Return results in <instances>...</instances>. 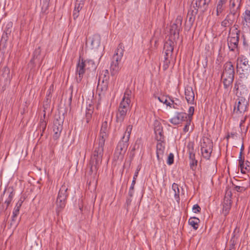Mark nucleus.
<instances>
[{
	"instance_id": "obj_1",
	"label": "nucleus",
	"mask_w": 250,
	"mask_h": 250,
	"mask_svg": "<svg viewBox=\"0 0 250 250\" xmlns=\"http://www.w3.org/2000/svg\"><path fill=\"white\" fill-rule=\"evenodd\" d=\"M234 66L232 62L228 61L225 63L223 67V72L221 74V81L224 89L226 90L225 94L229 95L232 83L234 79Z\"/></svg>"
},
{
	"instance_id": "obj_2",
	"label": "nucleus",
	"mask_w": 250,
	"mask_h": 250,
	"mask_svg": "<svg viewBox=\"0 0 250 250\" xmlns=\"http://www.w3.org/2000/svg\"><path fill=\"white\" fill-rule=\"evenodd\" d=\"M104 144L98 142V146H96L91 156L89 162L90 169L87 173L89 175L96 174L100 167L104 154Z\"/></svg>"
},
{
	"instance_id": "obj_3",
	"label": "nucleus",
	"mask_w": 250,
	"mask_h": 250,
	"mask_svg": "<svg viewBox=\"0 0 250 250\" xmlns=\"http://www.w3.org/2000/svg\"><path fill=\"white\" fill-rule=\"evenodd\" d=\"M237 26L234 25L232 28H230L227 38L228 46L230 51L238 50L240 31L237 29Z\"/></svg>"
},
{
	"instance_id": "obj_4",
	"label": "nucleus",
	"mask_w": 250,
	"mask_h": 250,
	"mask_svg": "<svg viewBox=\"0 0 250 250\" xmlns=\"http://www.w3.org/2000/svg\"><path fill=\"white\" fill-rule=\"evenodd\" d=\"M236 68L241 78H247L250 74V61L245 55H241L236 59Z\"/></svg>"
},
{
	"instance_id": "obj_5",
	"label": "nucleus",
	"mask_w": 250,
	"mask_h": 250,
	"mask_svg": "<svg viewBox=\"0 0 250 250\" xmlns=\"http://www.w3.org/2000/svg\"><path fill=\"white\" fill-rule=\"evenodd\" d=\"M174 43L171 40L167 41L164 45L165 52L164 61L163 65V69L166 70L169 67L170 61L172 59V55L174 49Z\"/></svg>"
},
{
	"instance_id": "obj_6",
	"label": "nucleus",
	"mask_w": 250,
	"mask_h": 250,
	"mask_svg": "<svg viewBox=\"0 0 250 250\" xmlns=\"http://www.w3.org/2000/svg\"><path fill=\"white\" fill-rule=\"evenodd\" d=\"M67 190L68 186L65 184L61 186L59 190L56 201L58 211H61L65 206L66 199L68 196Z\"/></svg>"
},
{
	"instance_id": "obj_7",
	"label": "nucleus",
	"mask_w": 250,
	"mask_h": 250,
	"mask_svg": "<svg viewBox=\"0 0 250 250\" xmlns=\"http://www.w3.org/2000/svg\"><path fill=\"white\" fill-rule=\"evenodd\" d=\"M236 100L233 112L236 114H242L248 110L249 101L244 97L238 95Z\"/></svg>"
},
{
	"instance_id": "obj_8",
	"label": "nucleus",
	"mask_w": 250,
	"mask_h": 250,
	"mask_svg": "<svg viewBox=\"0 0 250 250\" xmlns=\"http://www.w3.org/2000/svg\"><path fill=\"white\" fill-rule=\"evenodd\" d=\"M128 146V142L121 140L118 143L114 154V159L117 160H122Z\"/></svg>"
},
{
	"instance_id": "obj_9",
	"label": "nucleus",
	"mask_w": 250,
	"mask_h": 250,
	"mask_svg": "<svg viewBox=\"0 0 250 250\" xmlns=\"http://www.w3.org/2000/svg\"><path fill=\"white\" fill-rule=\"evenodd\" d=\"M247 78H241L240 75L239 78L235 81L233 91L235 94L236 96L238 95H241L242 93H244V92L248 91L246 83L245 82L247 80Z\"/></svg>"
},
{
	"instance_id": "obj_10",
	"label": "nucleus",
	"mask_w": 250,
	"mask_h": 250,
	"mask_svg": "<svg viewBox=\"0 0 250 250\" xmlns=\"http://www.w3.org/2000/svg\"><path fill=\"white\" fill-rule=\"evenodd\" d=\"M85 73H88V70L85 67V64L83 62V59L80 58L77 62L76 68V80L78 83H80Z\"/></svg>"
},
{
	"instance_id": "obj_11",
	"label": "nucleus",
	"mask_w": 250,
	"mask_h": 250,
	"mask_svg": "<svg viewBox=\"0 0 250 250\" xmlns=\"http://www.w3.org/2000/svg\"><path fill=\"white\" fill-rule=\"evenodd\" d=\"M63 119L60 115H56L53 121V130L54 132L53 138L57 139L60 136L62 129Z\"/></svg>"
},
{
	"instance_id": "obj_12",
	"label": "nucleus",
	"mask_w": 250,
	"mask_h": 250,
	"mask_svg": "<svg viewBox=\"0 0 250 250\" xmlns=\"http://www.w3.org/2000/svg\"><path fill=\"white\" fill-rule=\"evenodd\" d=\"M212 143L208 140L206 142L204 140L201 143V153L203 157L207 160H209L212 150Z\"/></svg>"
},
{
	"instance_id": "obj_13",
	"label": "nucleus",
	"mask_w": 250,
	"mask_h": 250,
	"mask_svg": "<svg viewBox=\"0 0 250 250\" xmlns=\"http://www.w3.org/2000/svg\"><path fill=\"white\" fill-rule=\"evenodd\" d=\"M108 123L107 121H104L102 124L99 133L98 142L104 144L105 140L108 137Z\"/></svg>"
},
{
	"instance_id": "obj_14",
	"label": "nucleus",
	"mask_w": 250,
	"mask_h": 250,
	"mask_svg": "<svg viewBox=\"0 0 250 250\" xmlns=\"http://www.w3.org/2000/svg\"><path fill=\"white\" fill-rule=\"evenodd\" d=\"M187 114L185 112H176L175 115L169 120L170 123L177 125L188 120Z\"/></svg>"
},
{
	"instance_id": "obj_15",
	"label": "nucleus",
	"mask_w": 250,
	"mask_h": 250,
	"mask_svg": "<svg viewBox=\"0 0 250 250\" xmlns=\"http://www.w3.org/2000/svg\"><path fill=\"white\" fill-rule=\"evenodd\" d=\"M124 53V45L123 43H120L116 49L115 53L112 57V60L120 63L123 57Z\"/></svg>"
},
{
	"instance_id": "obj_16",
	"label": "nucleus",
	"mask_w": 250,
	"mask_h": 250,
	"mask_svg": "<svg viewBox=\"0 0 250 250\" xmlns=\"http://www.w3.org/2000/svg\"><path fill=\"white\" fill-rule=\"evenodd\" d=\"M242 5V0H229V11L240 14Z\"/></svg>"
},
{
	"instance_id": "obj_17",
	"label": "nucleus",
	"mask_w": 250,
	"mask_h": 250,
	"mask_svg": "<svg viewBox=\"0 0 250 250\" xmlns=\"http://www.w3.org/2000/svg\"><path fill=\"white\" fill-rule=\"evenodd\" d=\"M242 5V0H229V11L240 14Z\"/></svg>"
},
{
	"instance_id": "obj_18",
	"label": "nucleus",
	"mask_w": 250,
	"mask_h": 250,
	"mask_svg": "<svg viewBox=\"0 0 250 250\" xmlns=\"http://www.w3.org/2000/svg\"><path fill=\"white\" fill-rule=\"evenodd\" d=\"M185 95L186 99L189 104H193L195 99V94L192 87L189 85H187L185 89Z\"/></svg>"
},
{
	"instance_id": "obj_19",
	"label": "nucleus",
	"mask_w": 250,
	"mask_h": 250,
	"mask_svg": "<svg viewBox=\"0 0 250 250\" xmlns=\"http://www.w3.org/2000/svg\"><path fill=\"white\" fill-rule=\"evenodd\" d=\"M165 149V143L164 141H158L156 145V155L157 159L160 161L162 159Z\"/></svg>"
},
{
	"instance_id": "obj_20",
	"label": "nucleus",
	"mask_w": 250,
	"mask_h": 250,
	"mask_svg": "<svg viewBox=\"0 0 250 250\" xmlns=\"http://www.w3.org/2000/svg\"><path fill=\"white\" fill-rule=\"evenodd\" d=\"M230 196H225L224 199V202L222 203V213L226 216L227 215L231 208V200Z\"/></svg>"
},
{
	"instance_id": "obj_21",
	"label": "nucleus",
	"mask_w": 250,
	"mask_h": 250,
	"mask_svg": "<svg viewBox=\"0 0 250 250\" xmlns=\"http://www.w3.org/2000/svg\"><path fill=\"white\" fill-rule=\"evenodd\" d=\"M242 23L244 26L250 28V6L249 5L243 14Z\"/></svg>"
},
{
	"instance_id": "obj_22",
	"label": "nucleus",
	"mask_w": 250,
	"mask_h": 250,
	"mask_svg": "<svg viewBox=\"0 0 250 250\" xmlns=\"http://www.w3.org/2000/svg\"><path fill=\"white\" fill-rule=\"evenodd\" d=\"M108 82L106 81V80L102 82H98L97 85V90L99 92V95L101 97L104 95L108 89Z\"/></svg>"
},
{
	"instance_id": "obj_23",
	"label": "nucleus",
	"mask_w": 250,
	"mask_h": 250,
	"mask_svg": "<svg viewBox=\"0 0 250 250\" xmlns=\"http://www.w3.org/2000/svg\"><path fill=\"white\" fill-rule=\"evenodd\" d=\"M84 1V0H76L73 12V17L74 20H76L79 17V12L83 5Z\"/></svg>"
},
{
	"instance_id": "obj_24",
	"label": "nucleus",
	"mask_w": 250,
	"mask_h": 250,
	"mask_svg": "<svg viewBox=\"0 0 250 250\" xmlns=\"http://www.w3.org/2000/svg\"><path fill=\"white\" fill-rule=\"evenodd\" d=\"M228 0H219L216 5V16H220L226 9Z\"/></svg>"
},
{
	"instance_id": "obj_25",
	"label": "nucleus",
	"mask_w": 250,
	"mask_h": 250,
	"mask_svg": "<svg viewBox=\"0 0 250 250\" xmlns=\"http://www.w3.org/2000/svg\"><path fill=\"white\" fill-rule=\"evenodd\" d=\"M83 62L85 64V67H86V69L88 70V74L96 70L97 66L94 61L92 60L87 59L84 60L83 59Z\"/></svg>"
},
{
	"instance_id": "obj_26",
	"label": "nucleus",
	"mask_w": 250,
	"mask_h": 250,
	"mask_svg": "<svg viewBox=\"0 0 250 250\" xmlns=\"http://www.w3.org/2000/svg\"><path fill=\"white\" fill-rule=\"evenodd\" d=\"M127 112L126 110L118 108L116 115V121L122 124L126 116Z\"/></svg>"
},
{
	"instance_id": "obj_27",
	"label": "nucleus",
	"mask_w": 250,
	"mask_h": 250,
	"mask_svg": "<svg viewBox=\"0 0 250 250\" xmlns=\"http://www.w3.org/2000/svg\"><path fill=\"white\" fill-rule=\"evenodd\" d=\"M182 27H179L176 24H172L170 29V33L171 36L173 35L174 39H178L179 37V32L181 30Z\"/></svg>"
},
{
	"instance_id": "obj_28",
	"label": "nucleus",
	"mask_w": 250,
	"mask_h": 250,
	"mask_svg": "<svg viewBox=\"0 0 250 250\" xmlns=\"http://www.w3.org/2000/svg\"><path fill=\"white\" fill-rule=\"evenodd\" d=\"M45 113H44L43 118L41 117L38 126V129L41 132V136H43V134L44 132L46 127L47 121L45 120Z\"/></svg>"
},
{
	"instance_id": "obj_29",
	"label": "nucleus",
	"mask_w": 250,
	"mask_h": 250,
	"mask_svg": "<svg viewBox=\"0 0 250 250\" xmlns=\"http://www.w3.org/2000/svg\"><path fill=\"white\" fill-rule=\"evenodd\" d=\"M119 64L120 63L118 62H116L113 60L111 61L110 66V71L112 76L117 74L119 71L120 69Z\"/></svg>"
},
{
	"instance_id": "obj_30",
	"label": "nucleus",
	"mask_w": 250,
	"mask_h": 250,
	"mask_svg": "<svg viewBox=\"0 0 250 250\" xmlns=\"http://www.w3.org/2000/svg\"><path fill=\"white\" fill-rule=\"evenodd\" d=\"M193 9H190L188 11L187 16V17L189 18V21L191 22H193L194 21L196 15L198 13V9L199 8L196 7V5H195V6H193Z\"/></svg>"
},
{
	"instance_id": "obj_31",
	"label": "nucleus",
	"mask_w": 250,
	"mask_h": 250,
	"mask_svg": "<svg viewBox=\"0 0 250 250\" xmlns=\"http://www.w3.org/2000/svg\"><path fill=\"white\" fill-rule=\"evenodd\" d=\"M240 14L234 12L232 11H229L228 14L226 16V19L231 23L233 24L235 20L238 18Z\"/></svg>"
},
{
	"instance_id": "obj_32",
	"label": "nucleus",
	"mask_w": 250,
	"mask_h": 250,
	"mask_svg": "<svg viewBox=\"0 0 250 250\" xmlns=\"http://www.w3.org/2000/svg\"><path fill=\"white\" fill-rule=\"evenodd\" d=\"M171 188L174 192L175 199L177 202H179L180 198V191L178 185L175 183H173V184L172 185Z\"/></svg>"
},
{
	"instance_id": "obj_33",
	"label": "nucleus",
	"mask_w": 250,
	"mask_h": 250,
	"mask_svg": "<svg viewBox=\"0 0 250 250\" xmlns=\"http://www.w3.org/2000/svg\"><path fill=\"white\" fill-rule=\"evenodd\" d=\"M50 0H41V12L42 13L47 14Z\"/></svg>"
},
{
	"instance_id": "obj_34",
	"label": "nucleus",
	"mask_w": 250,
	"mask_h": 250,
	"mask_svg": "<svg viewBox=\"0 0 250 250\" xmlns=\"http://www.w3.org/2000/svg\"><path fill=\"white\" fill-rule=\"evenodd\" d=\"M211 0H197L195 3L196 7L198 8H203L204 10H206L208 5Z\"/></svg>"
},
{
	"instance_id": "obj_35",
	"label": "nucleus",
	"mask_w": 250,
	"mask_h": 250,
	"mask_svg": "<svg viewBox=\"0 0 250 250\" xmlns=\"http://www.w3.org/2000/svg\"><path fill=\"white\" fill-rule=\"evenodd\" d=\"M132 125H128L126 126V130L124 133V136H123L122 139L127 141L128 142L129 139L130 138L131 132L132 130Z\"/></svg>"
},
{
	"instance_id": "obj_36",
	"label": "nucleus",
	"mask_w": 250,
	"mask_h": 250,
	"mask_svg": "<svg viewBox=\"0 0 250 250\" xmlns=\"http://www.w3.org/2000/svg\"><path fill=\"white\" fill-rule=\"evenodd\" d=\"M200 220L197 217H191L188 220L189 224L196 230L198 228Z\"/></svg>"
},
{
	"instance_id": "obj_37",
	"label": "nucleus",
	"mask_w": 250,
	"mask_h": 250,
	"mask_svg": "<svg viewBox=\"0 0 250 250\" xmlns=\"http://www.w3.org/2000/svg\"><path fill=\"white\" fill-rule=\"evenodd\" d=\"M93 112V107L91 105H89V106L86 107L85 115L87 123H88L91 120Z\"/></svg>"
},
{
	"instance_id": "obj_38",
	"label": "nucleus",
	"mask_w": 250,
	"mask_h": 250,
	"mask_svg": "<svg viewBox=\"0 0 250 250\" xmlns=\"http://www.w3.org/2000/svg\"><path fill=\"white\" fill-rule=\"evenodd\" d=\"M244 149V145H242L241 147L240 152L239 156V166L241 168V171L242 173H245V171H244V170H243L244 159H242V153H243Z\"/></svg>"
},
{
	"instance_id": "obj_39",
	"label": "nucleus",
	"mask_w": 250,
	"mask_h": 250,
	"mask_svg": "<svg viewBox=\"0 0 250 250\" xmlns=\"http://www.w3.org/2000/svg\"><path fill=\"white\" fill-rule=\"evenodd\" d=\"M187 148L189 156L195 155L194 144L193 142H189L187 145Z\"/></svg>"
},
{
	"instance_id": "obj_40",
	"label": "nucleus",
	"mask_w": 250,
	"mask_h": 250,
	"mask_svg": "<svg viewBox=\"0 0 250 250\" xmlns=\"http://www.w3.org/2000/svg\"><path fill=\"white\" fill-rule=\"evenodd\" d=\"M130 103L129 102L128 100H127V101L122 100L120 103L118 108L124 109L128 112L130 109Z\"/></svg>"
},
{
	"instance_id": "obj_41",
	"label": "nucleus",
	"mask_w": 250,
	"mask_h": 250,
	"mask_svg": "<svg viewBox=\"0 0 250 250\" xmlns=\"http://www.w3.org/2000/svg\"><path fill=\"white\" fill-rule=\"evenodd\" d=\"M130 103L129 102L128 100H127V101L122 100L120 103L118 108L124 109L128 112L130 109Z\"/></svg>"
},
{
	"instance_id": "obj_42",
	"label": "nucleus",
	"mask_w": 250,
	"mask_h": 250,
	"mask_svg": "<svg viewBox=\"0 0 250 250\" xmlns=\"http://www.w3.org/2000/svg\"><path fill=\"white\" fill-rule=\"evenodd\" d=\"M190 168L195 170L197 165V161L195 159V155L189 156Z\"/></svg>"
},
{
	"instance_id": "obj_43",
	"label": "nucleus",
	"mask_w": 250,
	"mask_h": 250,
	"mask_svg": "<svg viewBox=\"0 0 250 250\" xmlns=\"http://www.w3.org/2000/svg\"><path fill=\"white\" fill-rule=\"evenodd\" d=\"M109 78L108 71L106 69L103 70L100 74L99 78V81L102 82L104 80H106V81L108 82Z\"/></svg>"
},
{
	"instance_id": "obj_44",
	"label": "nucleus",
	"mask_w": 250,
	"mask_h": 250,
	"mask_svg": "<svg viewBox=\"0 0 250 250\" xmlns=\"http://www.w3.org/2000/svg\"><path fill=\"white\" fill-rule=\"evenodd\" d=\"M23 201L21 200H19L17 203L14 210L12 212V214L14 216H18L19 214L20 209L22 205Z\"/></svg>"
},
{
	"instance_id": "obj_45",
	"label": "nucleus",
	"mask_w": 250,
	"mask_h": 250,
	"mask_svg": "<svg viewBox=\"0 0 250 250\" xmlns=\"http://www.w3.org/2000/svg\"><path fill=\"white\" fill-rule=\"evenodd\" d=\"M131 94H132V92L130 89H129V88L126 89L124 93V97L122 98V100L127 101V100L128 101V100L129 102L130 103L131 102L130 97L131 96Z\"/></svg>"
},
{
	"instance_id": "obj_46",
	"label": "nucleus",
	"mask_w": 250,
	"mask_h": 250,
	"mask_svg": "<svg viewBox=\"0 0 250 250\" xmlns=\"http://www.w3.org/2000/svg\"><path fill=\"white\" fill-rule=\"evenodd\" d=\"M156 139L157 141H165V137L163 134V130L155 132Z\"/></svg>"
},
{
	"instance_id": "obj_47",
	"label": "nucleus",
	"mask_w": 250,
	"mask_h": 250,
	"mask_svg": "<svg viewBox=\"0 0 250 250\" xmlns=\"http://www.w3.org/2000/svg\"><path fill=\"white\" fill-rule=\"evenodd\" d=\"M17 216H14V215L12 214V216L11 217V222H10V227H13L14 229H15L17 227V226L19 224V221H17Z\"/></svg>"
},
{
	"instance_id": "obj_48",
	"label": "nucleus",
	"mask_w": 250,
	"mask_h": 250,
	"mask_svg": "<svg viewBox=\"0 0 250 250\" xmlns=\"http://www.w3.org/2000/svg\"><path fill=\"white\" fill-rule=\"evenodd\" d=\"M135 183H136V180H133L132 181L131 185L129 188V191H128V195L130 197H132L134 195V186H135Z\"/></svg>"
},
{
	"instance_id": "obj_49",
	"label": "nucleus",
	"mask_w": 250,
	"mask_h": 250,
	"mask_svg": "<svg viewBox=\"0 0 250 250\" xmlns=\"http://www.w3.org/2000/svg\"><path fill=\"white\" fill-rule=\"evenodd\" d=\"M14 195V193H13V192H10L8 195V198L5 201L4 203L6 204V209L8 207L11 203V202L13 198Z\"/></svg>"
},
{
	"instance_id": "obj_50",
	"label": "nucleus",
	"mask_w": 250,
	"mask_h": 250,
	"mask_svg": "<svg viewBox=\"0 0 250 250\" xmlns=\"http://www.w3.org/2000/svg\"><path fill=\"white\" fill-rule=\"evenodd\" d=\"M172 107L177 109L180 105L181 102L179 99L175 98V99L171 100Z\"/></svg>"
},
{
	"instance_id": "obj_51",
	"label": "nucleus",
	"mask_w": 250,
	"mask_h": 250,
	"mask_svg": "<svg viewBox=\"0 0 250 250\" xmlns=\"http://www.w3.org/2000/svg\"><path fill=\"white\" fill-rule=\"evenodd\" d=\"M191 120H192L191 119H188V120H187V121H186V125H185L184 127L183 128V131L185 133H186L189 131V127L191 125Z\"/></svg>"
},
{
	"instance_id": "obj_52",
	"label": "nucleus",
	"mask_w": 250,
	"mask_h": 250,
	"mask_svg": "<svg viewBox=\"0 0 250 250\" xmlns=\"http://www.w3.org/2000/svg\"><path fill=\"white\" fill-rule=\"evenodd\" d=\"M100 43V38L99 36H95L92 41H91V44L94 46L95 44L99 46Z\"/></svg>"
},
{
	"instance_id": "obj_53",
	"label": "nucleus",
	"mask_w": 250,
	"mask_h": 250,
	"mask_svg": "<svg viewBox=\"0 0 250 250\" xmlns=\"http://www.w3.org/2000/svg\"><path fill=\"white\" fill-rule=\"evenodd\" d=\"M163 127L161 124L158 122L156 121L154 123V132H156L158 131L162 130Z\"/></svg>"
},
{
	"instance_id": "obj_54",
	"label": "nucleus",
	"mask_w": 250,
	"mask_h": 250,
	"mask_svg": "<svg viewBox=\"0 0 250 250\" xmlns=\"http://www.w3.org/2000/svg\"><path fill=\"white\" fill-rule=\"evenodd\" d=\"M12 23L11 22L8 23L4 30V32H5L6 34H9L10 35L12 31Z\"/></svg>"
},
{
	"instance_id": "obj_55",
	"label": "nucleus",
	"mask_w": 250,
	"mask_h": 250,
	"mask_svg": "<svg viewBox=\"0 0 250 250\" xmlns=\"http://www.w3.org/2000/svg\"><path fill=\"white\" fill-rule=\"evenodd\" d=\"M182 17L180 15H179L177 17L176 19L175 20V22L173 24L177 25L178 26H179V27H182Z\"/></svg>"
},
{
	"instance_id": "obj_56",
	"label": "nucleus",
	"mask_w": 250,
	"mask_h": 250,
	"mask_svg": "<svg viewBox=\"0 0 250 250\" xmlns=\"http://www.w3.org/2000/svg\"><path fill=\"white\" fill-rule=\"evenodd\" d=\"M194 108L193 106H190L189 109H188V114H187L188 115V119H191L192 120V116L194 114Z\"/></svg>"
},
{
	"instance_id": "obj_57",
	"label": "nucleus",
	"mask_w": 250,
	"mask_h": 250,
	"mask_svg": "<svg viewBox=\"0 0 250 250\" xmlns=\"http://www.w3.org/2000/svg\"><path fill=\"white\" fill-rule=\"evenodd\" d=\"M167 164L168 165H171L174 163V155L173 153H170L167 158Z\"/></svg>"
},
{
	"instance_id": "obj_58",
	"label": "nucleus",
	"mask_w": 250,
	"mask_h": 250,
	"mask_svg": "<svg viewBox=\"0 0 250 250\" xmlns=\"http://www.w3.org/2000/svg\"><path fill=\"white\" fill-rule=\"evenodd\" d=\"M232 24L229 21L226 19H225L221 23V25L223 27H229L230 25H231Z\"/></svg>"
},
{
	"instance_id": "obj_59",
	"label": "nucleus",
	"mask_w": 250,
	"mask_h": 250,
	"mask_svg": "<svg viewBox=\"0 0 250 250\" xmlns=\"http://www.w3.org/2000/svg\"><path fill=\"white\" fill-rule=\"evenodd\" d=\"M201 208L198 204L194 205L192 207V211L194 213H197L201 211Z\"/></svg>"
},
{
	"instance_id": "obj_60",
	"label": "nucleus",
	"mask_w": 250,
	"mask_h": 250,
	"mask_svg": "<svg viewBox=\"0 0 250 250\" xmlns=\"http://www.w3.org/2000/svg\"><path fill=\"white\" fill-rule=\"evenodd\" d=\"M234 188L237 192H242L246 189L245 187L238 186H235Z\"/></svg>"
},
{
	"instance_id": "obj_61",
	"label": "nucleus",
	"mask_w": 250,
	"mask_h": 250,
	"mask_svg": "<svg viewBox=\"0 0 250 250\" xmlns=\"http://www.w3.org/2000/svg\"><path fill=\"white\" fill-rule=\"evenodd\" d=\"M41 48L39 47L37 49H36L34 52L33 55L34 58H37L41 54Z\"/></svg>"
},
{
	"instance_id": "obj_62",
	"label": "nucleus",
	"mask_w": 250,
	"mask_h": 250,
	"mask_svg": "<svg viewBox=\"0 0 250 250\" xmlns=\"http://www.w3.org/2000/svg\"><path fill=\"white\" fill-rule=\"evenodd\" d=\"M250 163L248 161H247L245 164L244 163L243 166V170L246 172V170H249L250 169Z\"/></svg>"
},
{
	"instance_id": "obj_63",
	"label": "nucleus",
	"mask_w": 250,
	"mask_h": 250,
	"mask_svg": "<svg viewBox=\"0 0 250 250\" xmlns=\"http://www.w3.org/2000/svg\"><path fill=\"white\" fill-rule=\"evenodd\" d=\"M140 169H141V167L139 166H138V167L137 168V169H136L134 174L133 180H136L137 177L138 176L139 172L140 170Z\"/></svg>"
},
{
	"instance_id": "obj_64",
	"label": "nucleus",
	"mask_w": 250,
	"mask_h": 250,
	"mask_svg": "<svg viewBox=\"0 0 250 250\" xmlns=\"http://www.w3.org/2000/svg\"><path fill=\"white\" fill-rule=\"evenodd\" d=\"M9 35V34H6L5 32H3V33L2 35V36H1V41L3 40L5 42H6L8 39Z\"/></svg>"
}]
</instances>
